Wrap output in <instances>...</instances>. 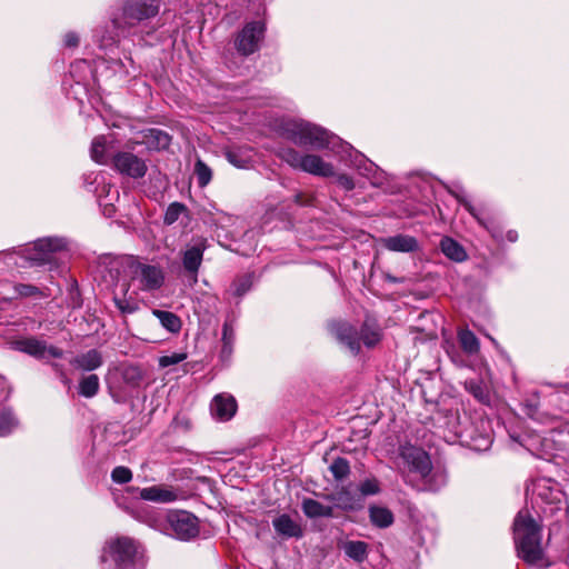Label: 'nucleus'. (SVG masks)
<instances>
[{
  "instance_id": "46",
  "label": "nucleus",
  "mask_w": 569,
  "mask_h": 569,
  "mask_svg": "<svg viewBox=\"0 0 569 569\" xmlns=\"http://www.w3.org/2000/svg\"><path fill=\"white\" fill-rule=\"evenodd\" d=\"M14 291L17 296L20 297H31L38 295L40 291L37 287L31 284H17L14 287Z\"/></svg>"
},
{
  "instance_id": "48",
  "label": "nucleus",
  "mask_w": 569,
  "mask_h": 569,
  "mask_svg": "<svg viewBox=\"0 0 569 569\" xmlns=\"http://www.w3.org/2000/svg\"><path fill=\"white\" fill-rule=\"evenodd\" d=\"M228 161L237 168H246L248 164V160L242 159L237 152L228 151L226 153Z\"/></svg>"
},
{
  "instance_id": "37",
  "label": "nucleus",
  "mask_w": 569,
  "mask_h": 569,
  "mask_svg": "<svg viewBox=\"0 0 569 569\" xmlns=\"http://www.w3.org/2000/svg\"><path fill=\"white\" fill-rule=\"evenodd\" d=\"M252 287V276L243 274L237 278L230 286V291L234 297H243Z\"/></svg>"
},
{
  "instance_id": "3",
  "label": "nucleus",
  "mask_w": 569,
  "mask_h": 569,
  "mask_svg": "<svg viewBox=\"0 0 569 569\" xmlns=\"http://www.w3.org/2000/svg\"><path fill=\"white\" fill-rule=\"evenodd\" d=\"M513 539L518 557L530 566L545 563L541 528L527 510H520L513 521Z\"/></svg>"
},
{
  "instance_id": "36",
  "label": "nucleus",
  "mask_w": 569,
  "mask_h": 569,
  "mask_svg": "<svg viewBox=\"0 0 569 569\" xmlns=\"http://www.w3.org/2000/svg\"><path fill=\"white\" fill-rule=\"evenodd\" d=\"M18 427V419L10 409L0 408V437L10 435Z\"/></svg>"
},
{
  "instance_id": "51",
  "label": "nucleus",
  "mask_w": 569,
  "mask_h": 569,
  "mask_svg": "<svg viewBox=\"0 0 569 569\" xmlns=\"http://www.w3.org/2000/svg\"><path fill=\"white\" fill-rule=\"evenodd\" d=\"M80 69H89V64L87 63V61L81 60V61H77V62L72 63L70 67L71 76L74 77V72Z\"/></svg>"
},
{
  "instance_id": "18",
  "label": "nucleus",
  "mask_w": 569,
  "mask_h": 569,
  "mask_svg": "<svg viewBox=\"0 0 569 569\" xmlns=\"http://www.w3.org/2000/svg\"><path fill=\"white\" fill-rule=\"evenodd\" d=\"M114 139L112 136H98L92 140L90 148L91 159L99 164L112 162L116 153Z\"/></svg>"
},
{
  "instance_id": "47",
  "label": "nucleus",
  "mask_w": 569,
  "mask_h": 569,
  "mask_svg": "<svg viewBox=\"0 0 569 569\" xmlns=\"http://www.w3.org/2000/svg\"><path fill=\"white\" fill-rule=\"evenodd\" d=\"M335 177H337V183L346 191H351L355 189V182H353L352 177H350L346 173H340V174L336 173Z\"/></svg>"
},
{
  "instance_id": "26",
  "label": "nucleus",
  "mask_w": 569,
  "mask_h": 569,
  "mask_svg": "<svg viewBox=\"0 0 569 569\" xmlns=\"http://www.w3.org/2000/svg\"><path fill=\"white\" fill-rule=\"evenodd\" d=\"M440 249L447 258L456 262H462L467 259V252L463 247L452 238H442L440 241Z\"/></svg>"
},
{
  "instance_id": "29",
  "label": "nucleus",
  "mask_w": 569,
  "mask_h": 569,
  "mask_svg": "<svg viewBox=\"0 0 569 569\" xmlns=\"http://www.w3.org/2000/svg\"><path fill=\"white\" fill-rule=\"evenodd\" d=\"M371 522L379 528H388L393 523V513L386 507L371 506L369 508Z\"/></svg>"
},
{
  "instance_id": "16",
  "label": "nucleus",
  "mask_w": 569,
  "mask_h": 569,
  "mask_svg": "<svg viewBox=\"0 0 569 569\" xmlns=\"http://www.w3.org/2000/svg\"><path fill=\"white\" fill-rule=\"evenodd\" d=\"M449 192L466 208V210L486 230L490 232L492 238H500V233L498 229L492 226L491 222H488L485 219V212L480 208H476L466 197L465 191L461 186L456 184L449 189Z\"/></svg>"
},
{
  "instance_id": "24",
  "label": "nucleus",
  "mask_w": 569,
  "mask_h": 569,
  "mask_svg": "<svg viewBox=\"0 0 569 569\" xmlns=\"http://www.w3.org/2000/svg\"><path fill=\"white\" fill-rule=\"evenodd\" d=\"M385 247L396 252H412L418 249L416 238L407 234H397L383 240Z\"/></svg>"
},
{
  "instance_id": "28",
  "label": "nucleus",
  "mask_w": 569,
  "mask_h": 569,
  "mask_svg": "<svg viewBox=\"0 0 569 569\" xmlns=\"http://www.w3.org/2000/svg\"><path fill=\"white\" fill-rule=\"evenodd\" d=\"M152 315L168 332L178 333L181 330L182 321L176 313L160 309H152Z\"/></svg>"
},
{
  "instance_id": "22",
  "label": "nucleus",
  "mask_w": 569,
  "mask_h": 569,
  "mask_svg": "<svg viewBox=\"0 0 569 569\" xmlns=\"http://www.w3.org/2000/svg\"><path fill=\"white\" fill-rule=\"evenodd\" d=\"M272 526L276 532L284 538H301L303 533L300 525L287 513L276 517Z\"/></svg>"
},
{
  "instance_id": "8",
  "label": "nucleus",
  "mask_w": 569,
  "mask_h": 569,
  "mask_svg": "<svg viewBox=\"0 0 569 569\" xmlns=\"http://www.w3.org/2000/svg\"><path fill=\"white\" fill-rule=\"evenodd\" d=\"M159 12L157 0H128L122 4L121 13L112 18L113 27L123 31L140 21L150 19Z\"/></svg>"
},
{
  "instance_id": "49",
  "label": "nucleus",
  "mask_w": 569,
  "mask_h": 569,
  "mask_svg": "<svg viewBox=\"0 0 569 569\" xmlns=\"http://www.w3.org/2000/svg\"><path fill=\"white\" fill-rule=\"evenodd\" d=\"M64 47L76 48L79 44V36L76 32H67L63 38Z\"/></svg>"
},
{
  "instance_id": "9",
  "label": "nucleus",
  "mask_w": 569,
  "mask_h": 569,
  "mask_svg": "<svg viewBox=\"0 0 569 569\" xmlns=\"http://www.w3.org/2000/svg\"><path fill=\"white\" fill-rule=\"evenodd\" d=\"M137 552L133 540L129 538H117L106 543L102 550L101 560H112L118 569H131Z\"/></svg>"
},
{
  "instance_id": "53",
  "label": "nucleus",
  "mask_w": 569,
  "mask_h": 569,
  "mask_svg": "<svg viewBox=\"0 0 569 569\" xmlns=\"http://www.w3.org/2000/svg\"><path fill=\"white\" fill-rule=\"evenodd\" d=\"M51 366H52V368H53L57 372H59V373H60V376H61V378H62V381H63L64 383H68V382H69V380H68V378L66 377V375H64V372H63V368H62V366H61L60 363H57V362H52V363H51Z\"/></svg>"
},
{
  "instance_id": "52",
  "label": "nucleus",
  "mask_w": 569,
  "mask_h": 569,
  "mask_svg": "<svg viewBox=\"0 0 569 569\" xmlns=\"http://www.w3.org/2000/svg\"><path fill=\"white\" fill-rule=\"evenodd\" d=\"M46 353H49L53 358H62L63 357V350L58 347H54V346H49V347L47 346Z\"/></svg>"
},
{
  "instance_id": "41",
  "label": "nucleus",
  "mask_w": 569,
  "mask_h": 569,
  "mask_svg": "<svg viewBox=\"0 0 569 569\" xmlns=\"http://www.w3.org/2000/svg\"><path fill=\"white\" fill-rule=\"evenodd\" d=\"M111 479L119 485L128 483L132 479V472L128 467L119 466L111 471Z\"/></svg>"
},
{
  "instance_id": "50",
  "label": "nucleus",
  "mask_w": 569,
  "mask_h": 569,
  "mask_svg": "<svg viewBox=\"0 0 569 569\" xmlns=\"http://www.w3.org/2000/svg\"><path fill=\"white\" fill-rule=\"evenodd\" d=\"M232 351H233V345H224L222 343V348H221V353H220V357L222 360H228L231 355H232Z\"/></svg>"
},
{
  "instance_id": "5",
  "label": "nucleus",
  "mask_w": 569,
  "mask_h": 569,
  "mask_svg": "<svg viewBox=\"0 0 569 569\" xmlns=\"http://www.w3.org/2000/svg\"><path fill=\"white\" fill-rule=\"evenodd\" d=\"M68 252V241L64 238L47 237L38 239L22 250L21 257L31 267H58L61 258Z\"/></svg>"
},
{
  "instance_id": "33",
  "label": "nucleus",
  "mask_w": 569,
  "mask_h": 569,
  "mask_svg": "<svg viewBox=\"0 0 569 569\" xmlns=\"http://www.w3.org/2000/svg\"><path fill=\"white\" fill-rule=\"evenodd\" d=\"M465 388L478 401H480L482 403H488L490 401L489 389L482 380L468 379L465 381Z\"/></svg>"
},
{
  "instance_id": "2",
  "label": "nucleus",
  "mask_w": 569,
  "mask_h": 569,
  "mask_svg": "<svg viewBox=\"0 0 569 569\" xmlns=\"http://www.w3.org/2000/svg\"><path fill=\"white\" fill-rule=\"evenodd\" d=\"M393 460L400 471L418 476L425 488L430 491H437L447 483L445 470L433 468L430 456L420 447L409 442L402 443Z\"/></svg>"
},
{
  "instance_id": "57",
  "label": "nucleus",
  "mask_w": 569,
  "mask_h": 569,
  "mask_svg": "<svg viewBox=\"0 0 569 569\" xmlns=\"http://www.w3.org/2000/svg\"><path fill=\"white\" fill-rule=\"evenodd\" d=\"M10 300H11V298H2V299L0 300V303H1V302H6V303H8Z\"/></svg>"
},
{
  "instance_id": "14",
  "label": "nucleus",
  "mask_w": 569,
  "mask_h": 569,
  "mask_svg": "<svg viewBox=\"0 0 569 569\" xmlns=\"http://www.w3.org/2000/svg\"><path fill=\"white\" fill-rule=\"evenodd\" d=\"M208 247L206 238L199 237L187 244L181 252L182 267L193 283L198 281V273L203 260V253Z\"/></svg>"
},
{
  "instance_id": "30",
  "label": "nucleus",
  "mask_w": 569,
  "mask_h": 569,
  "mask_svg": "<svg viewBox=\"0 0 569 569\" xmlns=\"http://www.w3.org/2000/svg\"><path fill=\"white\" fill-rule=\"evenodd\" d=\"M346 556L357 562H363L368 557V543L360 540H350L343 545Z\"/></svg>"
},
{
  "instance_id": "4",
  "label": "nucleus",
  "mask_w": 569,
  "mask_h": 569,
  "mask_svg": "<svg viewBox=\"0 0 569 569\" xmlns=\"http://www.w3.org/2000/svg\"><path fill=\"white\" fill-rule=\"evenodd\" d=\"M526 495L545 515L567 511V500L559 483L550 478H537L526 487Z\"/></svg>"
},
{
  "instance_id": "21",
  "label": "nucleus",
  "mask_w": 569,
  "mask_h": 569,
  "mask_svg": "<svg viewBox=\"0 0 569 569\" xmlns=\"http://www.w3.org/2000/svg\"><path fill=\"white\" fill-rule=\"evenodd\" d=\"M140 498L147 501L168 503L178 499V493L163 486H151L139 490Z\"/></svg>"
},
{
  "instance_id": "56",
  "label": "nucleus",
  "mask_w": 569,
  "mask_h": 569,
  "mask_svg": "<svg viewBox=\"0 0 569 569\" xmlns=\"http://www.w3.org/2000/svg\"><path fill=\"white\" fill-rule=\"evenodd\" d=\"M296 202H297V203H299V204H302V206H305V204H310V202H309V201H305V200H302V196H301V194H297V196H296Z\"/></svg>"
},
{
  "instance_id": "39",
  "label": "nucleus",
  "mask_w": 569,
  "mask_h": 569,
  "mask_svg": "<svg viewBox=\"0 0 569 569\" xmlns=\"http://www.w3.org/2000/svg\"><path fill=\"white\" fill-rule=\"evenodd\" d=\"M194 174L200 187H206L212 178L211 169L201 159H198L194 164Z\"/></svg>"
},
{
  "instance_id": "15",
  "label": "nucleus",
  "mask_w": 569,
  "mask_h": 569,
  "mask_svg": "<svg viewBox=\"0 0 569 569\" xmlns=\"http://www.w3.org/2000/svg\"><path fill=\"white\" fill-rule=\"evenodd\" d=\"M113 168L121 174L140 179L147 173L146 161L130 151H117L112 157Z\"/></svg>"
},
{
  "instance_id": "13",
  "label": "nucleus",
  "mask_w": 569,
  "mask_h": 569,
  "mask_svg": "<svg viewBox=\"0 0 569 569\" xmlns=\"http://www.w3.org/2000/svg\"><path fill=\"white\" fill-rule=\"evenodd\" d=\"M131 262H133V257L131 256L104 259L103 262L100 263L99 272L101 273L106 286H118L121 279H130L129 264L131 266Z\"/></svg>"
},
{
  "instance_id": "44",
  "label": "nucleus",
  "mask_w": 569,
  "mask_h": 569,
  "mask_svg": "<svg viewBox=\"0 0 569 569\" xmlns=\"http://www.w3.org/2000/svg\"><path fill=\"white\" fill-rule=\"evenodd\" d=\"M222 343H234V329L231 322L226 321L222 326Z\"/></svg>"
},
{
  "instance_id": "45",
  "label": "nucleus",
  "mask_w": 569,
  "mask_h": 569,
  "mask_svg": "<svg viewBox=\"0 0 569 569\" xmlns=\"http://www.w3.org/2000/svg\"><path fill=\"white\" fill-rule=\"evenodd\" d=\"M360 491L363 496L376 495L379 491L378 482L372 479H367L361 482Z\"/></svg>"
},
{
  "instance_id": "40",
  "label": "nucleus",
  "mask_w": 569,
  "mask_h": 569,
  "mask_svg": "<svg viewBox=\"0 0 569 569\" xmlns=\"http://www.w3.org/2000/svg\"><path fill=\"white\" fill-rule=\"evenodd\" d=\"M330 471L337 480H341L350 472L349 462L345 458L339 457L331 463Z\"/></svg>"
},
{
  "instance_id": "20",
  "label": "nucleus",
  "mask_w": 569,
  "mask_h": 569,
  "mask_svg": "<svg viewBox=\"0 0 569 569\" xmlns=\"http://www.w3.org/2000/svg\"><path fill=\"white\" fill-rule=\"evenodd\" d=\"M13 350L27 353L37 359H43L47 351V343L34 337H27L13 340L11 342Z\"/></svg>"
},
{
  "instance_id": "7",
  "label": "nucleus",
  "mask_w": 569,
  "mask_h": 569,
  "mask_svg": "<svg viewBox=\"0 0 569 569\" xmlns=\"http://www.w3.org/2000/svg\"><path fill=\"white\" fill-rule=\"evenodd\" d=\"M280 158L291 168L312 176L329 178L336 176L335 166L315 153H301L293 148H282Z\"/></svg>"
},
{
  "instance_id": "17",
  "label": "nucleus",
  "mask_w": 569,
  "mask_h": 569,
  "mask_svg": "<svg viewBox=\"0 0 569 569\" xmlns=\"http://www.w3.org/2000/svg\"><path fill=\"white\" fill-rule=\"evenodd\" d=\"M237 401L229 393H219L214 396L210 403V411L214 419L219 421L230 420L237 412Z\"/></svg>"
},
{
  "instance_id": "31",
  "label": "nucleus",
  "mask_w": 569,
  "mask_h": 569,
  "mask_svg": "<svg viewBox=\"0 0 569 569\" xmlns=\"http://www.w3.org/2000/svg\"><path fill=\"white\" fill-rule=\"evenodd\" d=\"M122 297L114 296L113 301L121 313H134L139 309V302L132 297L127 296L129 290L128 283H122Z\"/></svg>"
},
{
  "instance_id": "42",
  "label": "nucleus",
  "mask_w": 569,
  "mask_h": 569,
  "mask_svg": "<svg viewBox=\"0 0 569 569\" xmlns=\"http://www.w3.org/2000/svg\"><path fill=\"white\" fill-rule=\"evenodd\" d=\"M186 352H173L171 355H164L159 358V367L167 368L170 366L178 365L187 359Z\"/></svg>"
},
{
  "instance_id": "35",
  "label": "nucleus",
  "mask_w": 569,
  "mask_h": 569,
  "mask_svg": "<svg viewBox=\"0 0 569 569\" xmlns=\"http://www.w3.org/2000/svg\"><path fill=\"white\" fill-rule=\"evenodd\" d=\"M327 499L330 500L337 508L343 510H352L356 508V500L349 490L342 488L329 496Z\"/></svg>"
},
{
  "instance_id": "27",
  "label": "nucleus",
  "mask_w": 569,
  "mask_h": 569,
  "mask_svg": "<svg viewBox=\"0 0 569 569\" xmlns=\"http://www.w3.org/2000/svg\"><path fill=\"white\" fill-rule=\"evenodd\" d=\"M301 508L308 518L332 517L333 515V508L331 506H325L311 498L303 499Z\"/></svg>"
},
{
  "instance_id": "25",
  "label": "nucleus",
  "mask_w": 569,
  "mask_h": 569,
  "mask_svg": "<svg viewBox=\"0 0 569 569\" xmlns=\"http://www.w3.org/2000/svg\"><path fill=\"white\" fill-rule=\"evenodd\" d=\"M144 142L151 149L163 150L171 143V137L163 130L151 128L144 131Z\"/></svg>"
},
{
  "instance_id": "23",
  "label": "nucleus",
  "mask_w": 569,
  "mask_h": 569,
  "mask_svg": "<svg viewBox=\"0 0 569 569\" xmlns=\"http://www.w3.org/2000/svg\"><path fill=\"white\" fill-rule=\"evenodd\" d=\"M71 366L83 371H93L103 363L102 355L97 349H90L87 352L76 356L71 361Z\"/></svg>"
},
{
  "instance_id": "34",
  "label": "nucleus",
  "mask_w": 569,
  "mask_h": 569,
  "mask_svg": "<svg viewBox=\"0 0 569 569\" xmlns=\"http://www.w3.org/2000/svg\"><path fill=\"white\" fill-rule=\"evenodd\" d=\"M100 389V381L97 375L84 376L79 381L78 392L84 398H93Z\"/></svg>"
},
{
  "instance_id": "12",
  "label": "nucleus",
  "mask_w": 569,
  "mask_h": 569,
  "mask_svg": "<svg viewBox=\"0 0 569 569\" xmlns=\"http://www.w3.org/2000/svg\"><path fill=\"white\" fill-rule=\"evenodd\" d=\"M266 32L262 21H251L244 24L234 39V47L242 56H250L259 50Z\"/></svg>"
},
{
  "instance_id": "10",
  "label": "nucleus",
  "mask_w": 569,
  "mask_h": 569,
  "mask_svg": "<svg viewBox=\"0 0 569 569\" xmlns=\"http://www.w3.org/2000/svg\"><path fill=\"white\" fill-rule=\"evenodd\" d=\"M130 268V281L138 282V288L143 291L159 289L164 281V274L160 267L146 264L133 258Z\"/></svg>"
},
{
  "instance_id": "32",
  "label": "nucleus",
  "mask_w": 569,
  "mask_h": 569,
  "mask_svg": "<svg viewBox=\"0 0 569 569\" xmlns=\"http://www.w3.org/2000/svg\"><path fill=\"white\" fill-rule=\"evenodd\" d=\"M458 341L460 343L461 349L467 355H476L479 352L480 343L476 335L469 329H461L458 332Z\"/></svg>"
},
{
  "instance_id": "6",
  "label": "nucleus",
  "mask_w": 569,
  "mask_h": 569,
  "mask_svg": "<svg viewBox=\"0 0 569 569\" xmlns=\"http://www.w3.org/2000/svg\"><path fill=\"white\" fill-rule=\"evenodd\" d=\"M332 332L353 353L360 350L361 342L370 348L381 339V329L373 318H367L360 331L349 323L339 322L332 326Z\"/></svg>"
},
{
  "instance_id": "1",
  "label": "nucleus",
  "mask_w": 569,
  "mask_h": 569,
  "mask_svg": "<svg viewBox=\"0 0 569 569\" xmlns=\"http://www.w3.org/2000/svg\"><path fill=\"white\" fill-rule=\"evenodd\" d=\"M280 132L283 138L299 147L329 150L338 157L339 161L357 169L373 187H381L388 182L387 173L381 168L356 150L350 143L320 126L300 119H292L282 122Z\"/></svg>"
},
{
  "instance_id": "38",
  "label": "nucleus",
  "mask_w": 569,
  "mask_h": 569,
  "mask_svg": "<svg viewBox=\"0 0 569 569\" xmlns=\"http://www.w3.org/2000/svg\"><path fill=\"white\" fill-rule=\"evenodd\" d=\"M188 209L183 203L177 201L172 202L168 206L166 210L163 222L168 226H171L176 221H178L182 213H186Z\"/></svg>"
},
{
  "instance_id": "54",
  "label": "nucleus",
  "mask_w": 569,
  "mask_h": 569,
  "mask_svg": "<svg viewBox=\"0 0 569 569\" xmlns=\"http://www.w3.org/2000/svg\"><path fill=\"white\" fill-rule=\"evenodd\" d=\"M385 279L388 281V282H391V283H401L403 280L402 279H399L395 276H391V274H386Z\"/></svg>"
},
{
  "instance_id": "55",
  "label": "nucleus",
  "mask_w": 569,
  "mask_h": 569,
  "mask_svg": "<svg viewBox=\"0 0 569 569\" xmlns=\"http://www.w3.org/2000/svg\"><path fill=\"white\" fill-rule=\"evenodd\" d=\"M100 204L104 206V213L108 216H111L113 208L108 202H102L101 199H100Z\"/></svg>"
},
{
  "instance_id": "11",
  "label": "nucleus",
  "mask_w": 569,
  "mask_h": 569,
  "mask_svg": "<svg viewBox=\"0 0 569 569\" xmlns=\"http://www.w3.org/2000/svg\"><path fill=\"white\" fill-rule=\"evenodd\" d=\"M167 523L172 536L179 540L188 541L199 535L198 518L184 510L171 511L167 515Z\"/></svg>"
},
{
  "instance_id": "19",
  "label": "nucleus",
  "mask_w": 569,
  "mask_h": 569,
  "mask_svg": "<svg viewBox=\"0 0 569 569\" xmlns=\"http://www.w3.org/2000/svg\"><path fill=\"white\" fill-rule=\"evenodd\" d=\"M455 436L460 442L471 445L476 450H487L492 442L490 433H477L471 427L456 430Z\"/></svg>"
},
{
  "instance_id": "43",
  "label": "nucleus",
  "mask_w": 569,
  "mask_h": 569,
  "mask_svg": "<svg viewBox=\"0 0 569 569\" xmlns=\"http://www.w3.org/2000/svg\"><path fill=\"white\" fill-rule=\"evenodd\" d=\"M485 219L488 221V222H491L493 227H496L498 229V232L500 233V238H495L497 241H503L505 239L509 242H516L518 240V232L516 230H509L507 231L506 233V237L503 238V234H502V230L501 228L493 221V219L487 217L485 214Z\"/></svg>"
}]
</instances>
